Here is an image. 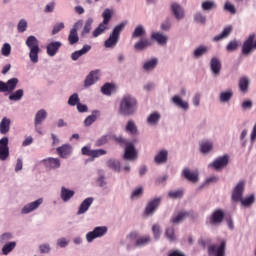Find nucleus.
<instances>
[{
	"label": "nucleus",
	"mask_w": 256,
	"mask_h": 256,
	"mask_svg": "<svg viewBox=\"0 0 256 256\" xmlns=\"http://www.w3.org/2000/svg\"><path fill=\"white\" fill-rule=\"evenodd\" d=\"M137 111V99L131 95H125L120 101L119 113L129 117Z\"/></svg>",
	"instance_id": "nucleus-1"
},
{
	"label": "nucleus",
	"mask_w": 256,
	"mask_h": 256,
	"mask_svg": "<svg viewBox=\"0 0 256 256\" xmlns=\"http://www.w3.org/2000/svg\"><path fill=\"white\" fill-rule=\"evenodd\" d=\"M26 45L30 49L29 57L32 63H39V40L35 36H29L26 39Z\"/></svg>",
	"instance_id": "nucleus-2"
},
{
	"label": "nucleus",
	"mask_w": 256,
	"mask_h": 256,
	"mask_svg": "<svg viewBox=\"0 0 256 256\" xmlns=\"http://www.w3.org/2000/svg\"><path fill=\"white\" fill-rule=\"evenodd\" d=\"M125 29V23H120L116 27H114L111 32L109 38L104 42V47L106 49H113L119 43V37L121 35V31Z\"/></svg>",
	"instance_id": "nucleus-3"
},
{
	"label": "nucleus",
	"mask_w": 256,
	"mask_h": 256,
	"mask_svg": "<svg viewBox=\"0 0 256 256\" xmlns=\"http://www.w3.org/2000/svg\"><path fill=\"white\" fill-rule=\"evenodd\" d=\"M131 241H135V247H145V245H149L151 243V236L145 235L139 237V233L131 232L126 236V243H131Z\"/></svg>",
	"instance_id": "nucleus-4"
},
{
	"label": "nucleus",
	"mask_w": 256,
	"mask_h": 256,
	"mask_svg": "<svg viewBox=\"0 0 256 256\" xmlns=\"http://www.w3.org/2000/svg\"><path fill=\"white\" fill-rule=\"evenodd\" d=\"M107 226H96L92 231H89L85 235L86 243H93L95 239H101L107 235Z\"/></svg>",
	"instance_id": "nucleus-5"
},
{
	"label": "nucleus",
	"mask_w": 256,
	"mask_h": 256,
	"mask_svg": "<svg viewBox=\"0 0 256 256\" xmlns=\"http://www.w3.org/2000/svg\"><path fill=\"white\" fill-rule=\"evenodd\" d=\"M223 219H225V211L222 209H216L207 218L206 223L210 227H219V225L223 223Z\"/></svg>",
	"instance_id": "nucleus-6"
},
{
	"label": "nucleus",
	"mask_w": 256,
	"mask_h": 256,
	"mask_svg": "<svg viewBox=\"0 0 256 256\" xmlns=\"http://www.w3.org/2000/svg\"><path fill=\"white\" fill-rule=\"evenodd\" d=\"M256 49V35L250 34L242 45V55H250Z\"/></svg>",
	"instance_id": "nucleus-7"
},
{
	"label": "nucleus",
	"mask_w": 256,
	"mask_h": 256,
	"mask_svg": "<svg viewBox=\"0 0 256 256\" xmlns=\"http://www.w3.org/2000/svg\"><path fill=\"white\" fill-rule=\"evenodd\" d=\"M107 165L112 171H116V173H121V172H129L131 169V166H129V163L125 161H108Z\"/></svg>",
	"instance_id": "nucleus-8"
},
{
	"label": "nucleus",
	"mask_w": 256,
	"mask_h": 256,
	"mask_svg": "<svg viewBox=\"0 0 256 256\" xmlns=\"http://www.w3.org/2000/svg\"><path fill=\"white\" fill-rule=\"evenodd\" d=\"M19 83V79L11 78L6 83L0 81V93H13L17 88V84Z\"/></svg>",
	"instance_id": "nucleus-9"
},
{
	"label": "nucleus",
	"mask_w": 256,
	"mask_h": 256,
	"mask_svg": "<svg viewBox=\"0 0 256 256\" xmlns=\"http://www.w3.org/2000/svg\"><path fill=\"white\" fill-rule=\"evenodd\" d=\"M41 205H43V198H38L37 200L24 205L21 209V214L29 215V213H33V211H37V209L41 207Z\"/></svg>",
	"instance_id": "nucleus-10"
},
{
	"label": "nucleus",
	"mask_w": 256,
	"mask_h": 256,
	"mask_svg": "<svg viewBox=\"0 0 256 256\" xmlns=\"http://www.w3.org/2000/svg\"><path fill=\"white\" fill-rule=\"evenodd\" d=\"M47 119V111L45 109H41L39 110L34 118V125H35V129L37 131V133H39V135H43V132L41 131V125L43 124V122Z\"/></svg>",
	"instance_id": "nucleus-11"
},
{
	"label": "nucleus",
	"mask_w": 256,
	"mask_h": 256,
	"mask_svg": "<svg viewBox=\"0 0 256 256\" xmlns=\"http://www.w3.org/2000/svg\"><path fill=\"white\" fill-rule=\"evenodd\" d=\"M245 193V181L238 182L232 191L231 199L232 201L239 202Z\"/></svg>",
	"instance_id": "nucleus-12"
},
{
	"label": "nucleus",
	"mask_w": 256,
	"mask_h": 256,
	"mask_svg": "<svg viewBox=\"0 0 256 256\" xmlns=\"http://www.w3.org/2000/svg\"><path fill=\"white\" fill-rule=\"evenodd\" d=\"M159 205H161V197L150 200L146 205L145 215H147V217H151L155 211H157Z\"/></svg>",
	"instance_id": "nucleus-13"
},
{
	"label": "nucleus",
	"mask_w": 256,
	"mask_h": 256,
	"mask_svg": "<svg viewBox=\"0 0 256 256\" xmlns=\"http://www.w3.org/2000/svg\"><path fill=\"white\" fill-rule=\"evenodd\" d=\"M227 243L223 240L220 244L212 245L208 248L209 255L225 256V247Z\"/></svg>",
	"instance_id": "nucleus-14"
},
{
	"label": "nucleus",
	"mask_w": 256,
	"mask_h": 256,
	"mask_svg": "<svg viewBox=\"0 0 256 256\" xmlns=\"http://www.w3.org/2000/svg\"><path fill=\"white\" fill-rule=\"evenodd\" d=\"M9 157V138L0 139V161H6Z\"/></svg>",
	"instance_id": "nucleus-15"
},
{
	"label": "nucleus",
	"mask_w": 256,
	"mask_h": 256,
	"mask_svg": "<svg viewBox=\"0 0 256 256\" xmlns=\"http://www.w3.org/2000/svg\"><path fill=\"white\" fill-rule=\"evenodd\" d=\"M63 47V43L60 41L50 42L46 46V53L49 55V57H55L57 53H59V49Z\"/></svg>",
	"instance_id": "nucleus-16"
},
{
	"label": "nucleus",
	"mask_w": 256,
	"mask_h": 256,
	"mask_svg": "<svg viewBox=\"0 0 256 256\" xmlns=\"http://www.w3.org/2000/svg\"><path fill=\"white\" fill-rule=\"evenodd\" d=\"M188 217H193V213L187 211H180L171 218V223H173V225H179V223H183V221L185 219H188Z\"/></svg>",
	"instance_id": "nucleus-17"
},
{
	"label": "nucleus",
	"mask_w": 256,
	"mask_h": 256,
	"mask_svg": "<svg viewBox=\"0 0 256 256\" xmlns=\"http://www.w3.org/2000/svg\"><path fill=\"white\" fill-rule=\"evenodd\" d=\"M153 45V42H151V39L147 37H142L134 44L135 51H145V49H148V47H151Z\"/></svg>",
	"instance_id": "nucleus-18"
},
{
	"label": "nucleus",
	"mask_w": 256,
	"mask_h": 256,
	"mask_svg": "<svg viewBox=\"0 0 256 256\" xmlns=\"http://www.w3.org/2000/svg\"><path fill=\"white\" fill-rule=\"evenodd\" d=\"M75 197V192L65 186H62L60 189V199L63 203H69L72 198Z\"/></svg>",
	"instance_id": "nucleus-19"
},
{
	"label": "nucleus",
	"mask_w": 256,
	"mask_h": 256,
	"mask_svg": "<svg viewBox=\"0 0 256 256\" xmlns=\"http://www.w3.org/2000/svg\"><path fill=\"white\" fill-rule=\"evenodd\" d=\"M56 153L62 159H67L73 153V147L69 144H64L56 149Z\"/></svg>",
	"instance_id": "nucleus-20"
},
{
	"label": "nucleus",
	"mask_w": 256,
	"mask_h": 256,
	"mask_svg": "<svg viewBox=\"0 0 256 256\" xmlns=\"http://www.w3.org/2000/svg\"><path fill=\"white\" fill-rule=\"evenodd\" d=\"M93 201V197L84 199L78 208L77 215H84V213H87L89 211V207L93 205Z\"/></svg>",
	"instance_id": "nucleus-21"
},
{
	"label": "nucleus",
	"mask_w": 256,
	"mask_h": 256,
	"mask_svg": "<svg viewBox=\"0 0 256 256\" xmlns=\"http://www.w3.org/2000/svg\"><path fill=\"white\" fill-rule=\"evenodd\" d=\"M124 159H128L129 161H135L137 159V150H135V146L132 143L126 146Z\"/></svg>",
	"instance_id": "nucleus-22"
},
{
	"label": "nucleus",
	"mask_w": 256,
	"mask_h": 256,
	"mask_svg": "<svg viewBox=\"0 0 256 256\" xmlns=\"http://www.w3.org/2000/svg\"><path fill=\"white\" fill-rule=\"evenodd\" d=\"M99 81V70L91 71L84 81V87H91L95 82Z\"/></svg>",
	"instance_id": "nucleus-23"
},
{
	"label": "nucleus",
	"mask_w": 256,
	"mask_h": 256,
	"mask_svg": "<svg viewBox=\"0 0 256 256\" xmlns=\"http://www.w3.org/2000/svg\"><path fill=\"white\" fill-rule=\"evenodd\" d=\"M78 25L79 23L74 24L73 28L70 30V33L68 35V42L70 45H75V43H79V34L77 33Z\"/></svg>",
	"instance_id": "nucleus-24"
},
{
	"label": "nucleus",
	"mask_w": 256,
	"mask_h": 256,
	"mask_svg": "<svg viewBox=\"0 0 256 256\" xmlns=\"http://www.w3.org/2000/svg\"><path fill=\"white\" fill-rule=\"evenodd\" d=\"M171 10L175 18L179 21L185 17V11H183V7L177 3H173L171 5Z\"/></svg>",
	"instance_id": "nucleus-25"
},
{
	"label": "nucleus",
	"mask_w": 256,
	"mask_h": 256,
	"mask_svg": "<svg viewBox=\"0 0 256 256\" xmlns=\"http://www.w3.org/2000/svg\"><path fill=\"white\" fill-rule=\"evenodd\" d=\"M11 129V119L4 117L0 122V133L1 135H7Z\"/></svg>",
	"instance_id": "nucleus-26"
},
{
	"label": "nucleus",
	"mask_w": 256,
	"mask_h": 256,
	"mask_svg": "<svg viewBox=\"0 0 256 256\" xmlns=\"http://www.w3.org/2000/svg\"><path fill=\"white\" fill-rule=\"evenodd\" d=\"M210 68L214 75H219L221 73V60L217 57H213L210 62Z\"/></svg>",
	"instance_id": "nucleus-27"
},
{
	"label": "nucleus",
	"mask_w": 256,
	"mask_h": 256,
	"mask_svg": "<svg viewBox=\"0 0 256 256\" xmlns=\"http://www.w3.org/2000/svg\"><path fill=\"white\" fill-rule=\"evenodd\" d=\"M183 175L185 179H188V181H191L192 183H197V181H199V173L193 172L187 168L183 170Z\"/></svg>",
	"instance_id": "nucleus-28"
},
{
	"label": "nucleus",
	"mask_w": 256,
	"mask_h": 256,
	"mask_svg": "<svg viewBox=\"0 0 256 256\" xmlns=\"http://www.w3.org/2000/svg\"><path fill=\"white\" fill-rule=\"evenodd\" d=\"M101 115V112L99 110H94L92 111V114L89 115L85 120H84V125L86 127H91V124L97 121V118Z\"/></svg>",
	"instance_id": "nucleus-29"
},
{
	"label": "nucleus",
	"mask_w": 256,
	"mask_h": 256,
	"mask_svg": "<svg viewBox=\"0 0 256 256\" xmlns=\"http://www.w3.org/2000/svg\"><path fill=\"white\" fill-rule=\"evenodd\" d=\"M151 39L158 42V45H167L168 37L159 33V32H153L151 34Z\"/></svg>",
	"instance_id": "nucleus-30"
},
{
	"label": "nucleus",
	"mask_w": 256,
	"mask_h": 256,
	"mask_svg": "<svg viewBox=\"0 0 256 256\" xmlns=\"http://www.w3.org/2000/svg\"><path fill=\"white\" fill-rule=\"evenodd\" d=\"M238 202L241 203L243 207H251V205L255 203V194H249L245 197L242 196L241 200H239Z\"/></svg>",
	"instance_id": "nucleus-31"
},
{
	"label": "nucleus",
	"mask_w": 256,
	"mask_h": 256,
	"mask_svg": "<svg viewBox=\"0 0 256 256\" xmlns=\"http://www.w3.org/2000/svg\"><path fill=\"white\" fill-rule=\"evenodd\" d=\"M15 247H17V242L16 241H10L7 242L6 244L3 245L1 251L2 255H9V253H12V251L15 250Z\"/></svg>",
	"instance_id": "nucleus-32"
},
{
	"label": "nucleus",
	"mask_w": 256,
	"mask_h": 256,
	"mask_svg": "<svg viewBox=\"0 0 256 256\" xmlns=\"http://www.w3.org/2000/svg\"><path fill=\"white\" fill-rule=\"evenodd\" d=\"M126 133H129V135H139V130L137 129V125L135 124V121L129 120L125 127Z\"/></svg>",
	"instance_id": "nucleus-33"
},
{
	"label": "nucleus",
	"mask_w": 256,
	"mask_h": 256,
	"mask_svg": "<svg viewBox=\"0 0 256 256\" xmlns=\"http://www.w3.org/2000/svg\"><path fill=\"white\" fill-rule=\"evenodd\" d=\"M173 104L177 105V107H180V109H184V111H187V109H189V103L183 101V99H181V97L175 95L172 98Z\"/></svg>",
	"instance_id": "nucleus-34"
},
{
	"label": "nucleus",
	"mask_w": 256,
	"mask_h": 256,
	"mask_svg": "<svg viewBox=\"0 0 256 256\" xmlns=\"http://www.w3.org/2000/svg\"><path fill=\"white\" fill-rule=\"evenodd\" d=\"M159 60L157 58H152L144 63L143 69L144 71H153L155 67H157Z\"/></svg>",
	"instance_id": "nucleus-35"
},
{
	"label": "nucleus",
	"mask_w": 256,
	"mask_h": 256,
	"mask_svg": "<svg viewBox=\"0 0 256 256\" xmlns=\"http://www.w3.org/2000/svg\"><path fill=\"white\" fill-rule=\"evenodd\" d=\"M231 31H233V27L227 26L226 28H224L221 34L213 38V41L217 42V41H221V39H225L229 37V35H231Z\"/></svg>",
	"instance_id": "nucleus-36"
},
{
	"label": "nucleus",
	"mask_w": 256,
	"mask_h": 256,
	"mask_svg": "<svg viewBox=\"0 0 256 256\" xmlns=\"http://www.w3.org/2000/svg\"><path fill=\"white\" fill-rule=\"evenodd\" d=\"M101 91L103 95H111V93H114V91H117V87L115 86V84L105 83L102 86Z\"/></svg>",
	"instance_id": "nucleus-37"
},
{
	"label": "nucleus",
	"mask_w": 256,
	"mask_h": 256,
	"mask_svg": "<svg viewBox=\"0 0 256 256\" xmlns=\"http://www.w3.org/2000/svg\"><path fill=\"white\" fill-rule=\"evenodd\" d=\"M229 164L228 161H214L208 165V167L215 169L216 171H221V169H225Z\"/></svg>",
	"instance_id": "nucleus-38"
},
{
	"label": "nucleus",
	"mask_w": 256,
	"mask_h": 256,
	"mask_svg": "<svg viewBox=\"0 0 256 256\" xmlns=\"http://www.w3.org/2000/svg\"><path fill=\"white\" fill-rule=\"evenodd\" d=\"M96 185H98V187H102V188L107 187V180L105 179V172H103V170L98 171Z\"/></svg>",
	"instance_id": "nucleus-39"
},
{
	"label": "nucleus",
	"mask_w": 256,
	"mask_h": 256,
	"mask_svg": "<svg viewBox=\"0 0 256 256\" xmlns=\"http://www.w3.org/2000/svg\"><path fill=\"white\" fill-rule=\"evenodd\" d=\"M165 236L170 243L177 241V235L175 234V228L173 227L166 228Z\"/></svg>",
	"instance_id": "nucleus-40"
},
{
	"label": "nucleus",
	"mask_w": 256,
	"mask_h": 256,
	"mask_svg": "<svg viewBox=\"0 0 256 256\" xmlns=\"http://www.w3.org/2000/svg\"><path fill=\"white\" fill-rule=\"evenodd\" d=\"M160 119H161V114H159L158 112H153L148 116L147 123L148 125H157Z\"/></svg>",
	"instance_id": "nucleus-41"
},
{
	"label": "nucleus",
	"mask_w": 256,
	"mask_h": 256,
	"mask_svg": "<svg viewBox=\"0 0 256 256\" xmlns=\"http://www.w3.org/2000/svg\"><path fill=\"white\" fill-rule=\"evenodd\" d=\"M145 34L146 31L143 25H138L132 33V39H138L139 37L145 36Z\"/></svg>",
	"instance_id": "nucleus-42"
},
{
	"label": "nucleus",
	"mask_w": 256,
	"mask_h": 256,
	"mask_svg": "<svg viewBox=\"0 0 256 256\" xmlns=\"http://www.w3.org/2000/svg\"><path fill=\"white\" fill-rule=\"evenodd\" d=\"M109 24H105V22H102L99 24V26L93 31V37H99V35H102V33H105Z\"/></svg>",
	"instance_id": "nucleus-43"
},
{
	"label": "nucleus",
	"mask_w": 256,
	"mask_h": 256,
	"mask_svg": "<svg viewBox=\"0 0 256 256\" xmlns=\"http://www.w3.org/2000/svg\"><path fill=\"white\" fill-rule=\"evenodd\" d=\"M23 95H25V91H23V89H18L14 93L9 95V100L21 101V99H23Z\"/></svg>",
	"instance_id": "nucleus-44"
},
{
	"label": "nucleus",
	"mask_w": 256,
	"mask_h": 256,
	"mask_svg": "<svg viewBox=\"0 0 256 256\" xmlns=\"http://www.w3.org/2000/svg\"><path fill=\"white\" fill-rule=\"evenodd\" d=\"M239 89L242 91V93H247L249 89V78L242 77L239 80Z\"/></svg>",
	"instance_id": "nucleus-45"
},
{
	"label": "nucleus",
	"mask_w": 256,
	"mask_h": 256,
	"mask_svg": "<svg viewBox=\"0 0 256 256\" xmlns=\"http://www.w3.org/2000/svg\"><path fill=\"white\" fill-rule=\"evenodd\" d=\"M44 167L48 169V171H52L53 169H59L61 167V162L59 161H44Z\"/></svg>",
	"instance_id": "nucleus-46"
},
{
	"label": "nucleus",
	"mask_w": 256,
	"mask_h": 256,
	"mask_svg": "<svg viewBox=\"0 0 256 256\" xmlns=\"http://www.w3.org/2000/svg\"><path fill=\"white\" fill-rule=\"evenodd\" d=\"M141 197H143V186L135 188L131 193V199L133 201H137V199H141Z\"/></svg>",
	"instance_id": "nucleus-47"
},
{
	"label": "nucleus",
	"mask_w": 256,
	"mask_h": 256,
	"mask_svg": "<svg viewBox=\"0 0 256 256\" xmlns=\"http://www.w3.org/2000/svg\"><path fill=\"white\" fill-rule=\"evenodd\" d=\"M213 149V143L209 141H203L200 143V151L201 153H209Z\"/></svg>",
	"instance_id": "nucleus-48"
},
{
	"label": "nucleus",
	"mask_w": 256,
	"mask_h": 256,
	"mask_svg": "<svg viewBox=\"0 0 256 256\" xmlns=\"http://www.w3.org/2000/svg\"><path fill=\"white\" fill-rule=\"evenodd\" d=\"M39 252L41 255H49L51 253V244L50 243H42L38 246Z\"/></svg>",
	"instance_id": "nucleus-49"
},
{
	"label": "nucleus",
	"mask_w": 256,
	"mask_h": 256,
	"mask_svg": "<svg viewBox=\"0 0 256 256\" xmlns=\"http://www.w3.org/2000/svg\"><path fill=\"white\" fill-rule=\"evenodd\" d=\"M13 239V233L11 232H5L0 235V245H5L6 243H9Z\"/></svg>",
	"instance_id": "nucleus-50"
},
{
	"label": "nucleus",
	"mask_w": 256,
	"mask_h": 256,
	"mask_svg": "<svg viewBox=\"0 0 256 256\" xmlns=\"http://www.w3.org/2000/svg\"><path fill=\"white\" fill-rule=\"evenodd\" d=\"M102 17H103V23L109 25V22L113 17V11L109 8L105 9L104 12L102 13Z\"/></svg>",
	"instance_id": "nucleus-51"
},
{
	"label": "nucleus",
	"mask_w": 256,
	"mask_h": 256,
	"mask_svg": "<svg viewBox=\"0 0 256 256\" xmlns=\"http://www.w3.org/2000/svg\"><path fill=\"white\" fill-rule=\"evenodd\" d=\"M69 239L65 237H60L56 240V246L60 249H65V247H69Z\"/></svg>",
	"instance_id": "nucleus-52"
},
{
	"label": "nucleus",
	"mask_w": 256,
	"mask_h": 256,
	"mask_svg": "<svg viewBox=\"0 0 256 256\" xmlns=\"http://www.w3.org/2000/svg\"><path fill=\"white\" fill-rule=\"evenodd\" d=\"M207 51H209V48H207L206 46H200L194 50V57L196 59H199V57H203V55H205Z\"/></svg>",
	"instance_id": "nucleus-53"
},
{
	"label": "nucleus",
	"mask_w": 256,
	"mask_h": 256,
	"mask_svg": "<svg viewBox=\"0 0 256 256\" xmlns=\"http://www.w3.org/2000/svg\"><path fill=\"white\" fill-rule=\"evenodd\" d=\"M91 25H93V18H88L81 33L82 37L91 33Z\"/></svg>",
	"instance_id": "nucleus-54"
},
{
	"label": "nucleus",
	"mask_w": 256,
	"mask_h": 256,
	"mask_svg": "<svg viewBox=\"0 0 256 256\" xmlns=\"http://www.w3.org/2000/svg\"><path fill=\"white\" fill-rule=\"evenodd\" d=\"M152 233L155 241H159V239H161V226H159V224H154L152 226Z\"/></svg>",
	"instance_id": "nucleus-55"
},
{
	"label": "nucleus",
	"mask_w": 256,
	"mask_h": 256,
	"mask_svg": "<svg viewBox=\"0 0 256 256\" xmlns=\"http://www.w3.org/2000/svg\"><path fill=\"white\" fill-rule=\"evenodd\" d=\"M231 97H233V91L228 90L226 92H222L220 94V101L222 103H227V101H231Z\"/></svg>",
	"instance_id": "nucleus-56"
},
{
	"label": "nucleus",
	"mask_w": 256,
	"mask_h": 256,
	"mask_svg": "<svg viewBox=\"0 0 256 256\" xmlns=\"http://www.w3.org/2000/svg\"><path fill=\"white\" fill-rule=\"evenodd\" d=\"M79 101V94L74 93L69 97L68 105H70L71 107H75V105H79Z\"/></svg>",
	"instance_id": "nucleus-57"
},
{
	"label": "nucleus",
	"mask_w": 256,
	"mask_h": 256,
	"mask_svg": "<svg viewBox=\"0 0 256 256\" xmlns=\"http://www.w3.org/2000/svg\"><path fill=\"white\" fill-rule=\"evenodd\" d=\"M168 197H170V199H181V197H183V190H172L168 193Z\"/></svg>",
	"instance_id": "nucleus-58"
},
{
	"label": "nucleus",
	"mask_w": 256,
	"mask_h": 256,
	"mask_svg": "<svg viewBox=\"0 0 256 256\" xmlns=\"http://www.w3.org/2000/svg\"><path fill=\"white\" fill-rule=\"evenodd\" d=\"M215 7H217V5L213 1H204L202 3L203 11H212Z\"/></svg>",
	"instance_id": "nucleus-59"
},
{
	"label": "nucleus",
	"mask_w": 256,
	"mask_h": 256,
	"mask_svg": "<svg viewBox=\"0 0 256 256\" xmlns=\"http://www.w3.org/2000/svg\"><path fill=\"white\" fill-rule=\"evenodd\" d=\"M1 54H2L4 57H9V56L11 55V45H10L9 43H5V44L2 46Z\"/></svg>",
	"instance_id": "nucleus-60"
},
{
	"label": "nucleus",
	"mask_w": 256,
	"mask_h": 256,
	"mask_svg": "<svg viewBox=\"0 0 256 256\" xmlns=\"http://www.w3.org/2000/svg\"><path fill=\"white\" fill-rule=\"evenodd\" d=\"M168 152L166 150L160 151L156 156L154 161H167Z\"/></svg>",
	"instance_id": "nucleus-61"
},
{
	"label": "nucleus",
	"mask_w": 256,
	"mask_h": 256,
	"mask_svg": "<svg viewBox=\"0 0 256 256\" xmlns=\"http://www.w3.org/2000/svg\"><path fill=\"white\" fill-rule=\"evenodd\" d=\"M17 30L19 33H25V31H27V21L25 19L19 21Z\"/></svg>",
	"instance_id": "nucleus-62"
},
{
	"label": "nucleus",
	"mask_w": 256,
	"mask_h": 256,
	"mask_svg": "<svg viewBox=\"0 0 256 256\" xmlns=\"http://www.w3.org/2000/svg\"><path fill=\"white\" fill-rule=\"evenodd\" d=\"M114 141H116V143H119L121 147H127V145L131 144L123 136L114 137Z\"/></svg>",
	"instance_id": "nucleus-63"
},
{
	"label": "nucleus",
	"mask_w": 256,
	"mask_h": 256,
	"mask_svg": "<svg viewBox=\"0 0 256 256\" xmlns=\"http://www.w3.org/2000/svg\"><path fill=\"white\" fill-rule=\"evenodd\" d=\"M237 47H239V43L237 41H230L226 47L227 51H236Z\"/></svg>",
	"instance_id": "nucleus-64"
}]
</instances>
